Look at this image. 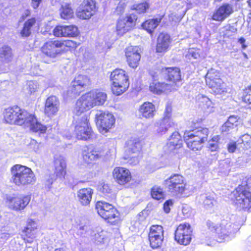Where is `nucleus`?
<instances>
[{
    "label": "nucleus",
    "mask_w": 251,
    "mask_h": 251,
    "mask_svg": "<svg viewBox=\"0 0 251 251\" xmlns=\"http://www.w3.org/2000/svg\"><path fill=\"white\" fill-rule=\"evenodd\" d=\"M95 116L99 130L102 134L107 133L115 124V117L108 111H100L97 113Z\"/></svg>",
    "instance_id": "0eeeda50"
},
{
    "label": "nucleus",
    "mask_w": 251,
    "mask_h": 251,
    "mask_svg": "<svg viewBox=\"0 0 251 251\" xmlns=\"http://www.w3.org/2000/svg\"><path fill=\"white\" fill-rule=\"evenodd\" d=\"M8 234L6 233H2L0 231V239H7L8 237Z\"/></svg>",
    "instance_id": "69168bd1"
},
{
    "label": "nucleus",
    "mask_w": 251,
    "mask_h": 251,
    "mask_svg": "<svg viewBox=\"0 0 251 251\" xmlns=\"http://www.w3.org/2000/svg\"><path fill=\"white\" fill-rule=\"evenodd\" d=\"M127 148L128 152L137 153L141 149V143L138 139H133L128 140L127 143Z\"/></svg>",
    "instance_id": "a19ab883"
},
{
    "label": "nucleus",
    "mask_w": 251,
    "mask_h": 251,
    "mask_svg": "<svg viewBox=\"0 0 251 251\" xmlns=\"http://www.w3.org/2000/svg\"><path fill=\"white\" fill-rule=\"evenodd\" d=\"M164 239L163 227L160 225H152L150 229L149 239L150 246L153 249L161 247Z\"/></svg>",
    "instance_id": "ddd939ff"
},
{
    "label": "nucleus",
    "mask_w": 251,
    "mask_h": 251,
    "mask_svg": "<svg viewBox=\"0 0 251 251\" xmlns=\"http://www.w3.org/2000/svg\"><path fill=\"white\" fill-rule=\"evenodd\" d=\"M162 19V16L158 18L149 19L143 23L142 26L144 29L151 33L161 22Z\"/></svg>",
    "instance_id": "ea45409f"
},
{
    "label": "nucleus",
    "mask_w": 251,
    "mask_h": 251,
    "mask_svg": "<svg viewBox=\"0 0 251 251\" xmlns=\"http://www.w3.org/2000/svg\"><path fill=\"white\" fill-rule=\"evenodd\" d=\"M11 171L12 180L17 186H25L35 181L34 174L28 167L16 164L11 168Z\"/></svg>",
    "instance_id": "f03ea898"
},
{
    "label": "nucleus",
    "mask_w": 251,
    "mask_h": 251,
    "mask_svg": "<svg viewBox=\"0 0 251 251\" xmlns=\"http://www.w3.org/2000/svg\"><path fill=\"white\" fill-rule=\"evenodd\" d=\"M236 149V145L235 142H232L228 145V150L230 152H233Z\"/></svg>",
    "instance_id": "4d7b16f0"
},
{
    "label": "nucleus",
    "mask_w": 251,
    "mask_h": 251,
    "mask_svg": "<svg viewBox=\"0 0 251 251\" xmlns=\"http://www.w3.org/2000/svg\"><path fill=\"white\" fill-rule=\"evenodd\" d=\"M53 180L54 179L53 177L50 178L47 180L46 184L49 186L53 183Z\"/></svg>",
    "instance_id": "338daca9"
},
{
    "label": "nucleus",
    "mask_w": 251,
    "mask_h": 251,
    "mask_svg": "<svg viewBox=\"0 0 251 251\" xmlns=\"http://www.w3.org/2000/svg\"><path fill=\"white\" fill-rule=\"evenodd\" d=\"M37 228L36 223L33 221H29L27 226L23 230L22 238L25 244H31L36 238Z\"/></svg>",
    "instance_id": "393cba45"
},
{
    "label": "nucleus",
    "mask_w": 251,
    "mask_h": 251,
    "mask_svg": "<svg viewBox=\"0 0 251 251\" xmlns=\"http://www.w3.org/2000/svg\"><path fill=\"white\" fill-rule=\"evenodd\" d=\"M161 74L165 75L166 79L169 82V85L175 87V90L179 86V82L181 80L180 69L176 67L164 68L161 70Z\"/></svg>",
    "instance_id": "dca6fc26"
},
{
    "label": "nucleus",
    "mask_w": 251,
    "mask_h": 251,
    "mask_svg": "<svg viewBox=\"0 0 251 251\" xmlns=\"http://www.w3.org/2000/svg\"><path fill=\"white\" fill-rule=\"evenodd\" d=\"M155 106L151 102H145L139 108V112L142 116L146 118H152L155 114Z\"/></svg>",
    "instance_id": "c9c22d12"
},
{
    "label": "nucleus",
    "mask_w": 251,
    "mask_h": 251,
    "mask_svg": "<svg viewBox=\"0 0 251 251\" xmlns=\"http://www.w3.org/2000/svg\"><path fill=\"white\" fill-rule=\"evenodd\" d=\"M34 144H35L36 146L37 147L34 148V150L35 151H38L39 150V148L41 147V144L40 143H37L36 141L33 140L32 141L31 144L33 145Z\"/></svg>",
    "instance_id": "0e129e2a"
},
{
    "label": "nucleus",
    "mask_w": 251,
    "mask_h": 251,
    "mask_svg": "<svg viewBox=\"0 0 251 251\" xmlns=\"http://www.w3.org/2000/svg\"><path fill=\"white\" fill-rule=\"evenodd\" d=\"M193 229L187 223L180 224L176 228L175 233V239L179 244L187 246L192 239Z\"/></svg>",
    "instance_id": "9d476101"
},
{
    "label": "nucleus",
    "mask_w": 251,
    "mask_h": 251,
    "mask_svg": "<svg viewBox=\"0 0 251 251\" xmlns=\"http://www.w3.org/2000/svg\"><path fill=\"white\" fill-rule=\"evenodd\" d=\"M202 199H203L204 206L207 209L212 208L216 204V201L213 197L210 196H203Z\"/></svg>",
    "instance_id": "09e8293b"
},
{
    "label": "nucleus",
    "mask_w": 251,
    "mask_h": 251,
    "mask_svg": "<svg viewBox=\"0 0 251 251\" xmlns=\"http://www.w3.org/2000/svg\"><path fill=\"white\" fill-rule=\"evenodd\" d=\"M28 115L29 113L26 111L15 106L5 110L4 118L7 123L21 126L25 123Z\"/></svg>",
    "instance_id": "39448f33"
},
{
    "label": "nucleus",
    "mask_w": 251,
    "mask_h": 251,
    "mask_svg": "<svg viewBox=\"0 0 251 251\" xmlns=\"http://www.w3.org/2000/svg\"><path fill=\"white\" fill-rule=\"evenodd\" d=\"M188 57H192L195 59H197L200 57L199 52L193 49L189 50L188 53L187 55Z\"/></svg>",
    "instance_id": "5fc2aeb1"
},
{
    "label": "nucleus",
    "mask_w": 251,
    "mask_h": 251,
    "mask_svg": "<svg viewBox=\"0 0 251 251\" xmlns=\"http://www.w3.org/2000/svg\"><path fill=\"white\" fill-rule=\"evenodd\" d=\"M246 40L244 38L241 37L238 39V42L242 46L243 49H245L247 48V45H245Z\"/></svg>",
    "instance_id": "052dcab7"
},
{
    "label": "nucleus",
    "mask_w": 251,
    "mask_h": 251,
    "mask_svg": "<svg viewBox=\"0 0 251 251\" xmlns=\"http://www.w3.org/2000/svg\"><path fill=\"white\" fill-rule=\"evenodd\" d=\"M139 162V158L137 156H132V158L130 160V163L132 164L133 165H136L138 164Z\"/></svg>",
    "instance_id": "e2e57ef3"
},
{
    "label": "nucleus",
    "mask_w": 251,
    "mask_h": 251,
    "mask_svg": "<svg viewBox=\"0 0 251 251\" xmlns=\"http://www.w3.org/2000/svg\"><path fill=\"white\" fill-rule=\"evenodd\" d=\"M172 112V108L171 106L168 105L166 107L165 111L164 112V116L163 118L167 117L168 119L171 118V113Z\"/></svg>",
    "instance_id": "6e6d98bb"
},
{
    "label": "nucleus",
    "mask_w": 251,
    "mask_h": 251,
    "mask_svg": "<svg viewBox=\"0 0 251 251\" xmlns=\"http://www.w3.org/2000/svg\"><path fill=\"white\" fill-rule=\"evenodd\" d=\"M125 7L126 4L125 2H120L117 6L114 12L117 15H120L124 12Z\"/></svg>",
    "instance_id": "603ef678"
},
{
    "label": "nucleus",
    "mask_w": 251,
    "mask_h": 251,
    "mask_svg": "<svg viewBox=\"0 0 251 251\" xmlns=\"http://www.w3.org/2000/svg\"><path fill=\"white\" fill-rule=\"evenodd\" d=\"M23 125L25 127H29L30 130L34 132L43 133L47 129L46 126L38 122L34 115L30 113Z\"/></svg>",
    "instance_id": "b1692460"
},
{
    "label": "nucleus",
    "mask_w": 251,
    "mask_h": 251,
    "mask_svg": "<svg viewBox=\"0 0 251 251\" xmlns=\"http://www.w3.org/2000/svg\"><path fill=\"white\" fill-rule=\"evenodd\" d=\"M65 45L68 47H72V48H76L77 47V45L76 43L74 42L71 40H68L65 42Z\"/></svg>",
    "instance_id": "bf43d9fd"
},
{
    "label": "nucleus",
    "mask_w": 251,
    "mask_h": 251,
    "mask_svg": "<svg viewBox=\"0 0 251 251\" xmlns=\"http://www.w3.org/2000/svg\"><path fill=\"white\" fill-rule=\"evenodd\" d=\"M93 190L90 188H82L77 192V197L80 203L83 205H88L92 200Z\"/></svg>",
    "instance_id": "7c9ffc66"
},
{
    "label": "nucleus",
    "mask_w": 251,
    "mask_h": 251,
    "mask_svg": "<svg viewBox=\"0 0 251 251\" xmlns=\"http://www.w3.org/2000/svg\"><path fill=\"white\" fill-rule=\"evenodd\" d=\"M25 251H33V248L31 247L26 245Z\"/></svg>",
    "instance_id": "774afa93"
},
{
    "label": "nucleus",
    "mask_w": 251,
    "mask_h": 251,
    "mask_svg": "<svg viewBox=\"0 0 251 251\" xmlns=\"http://www.w3.org/2000/svg\"><path fill=\"white\" fill-rule=\"evenodd\" d=\"M64 45L58 40H50L46 42L42 47V52L48 56L54 58L60 53V48Z\"/></svg>",
    "instance_id": "f3484780"
},
{
    "label": "nucleus",
    "mask_w": 251,
    "mask_h": 251,
    "mask_svg": "<svg viewBox=\"0 0 251 251\" xmlns=\"http://www.w3.org/2000/svg\"><path fill=\"white\" fill-rule=\"evenodd\" d=\"M107 94L100 90L92 91L82 95L76 101L74 112L79 115L95 106L102 105L106 101Z\"/></svg>",
    "instance_id": "f257e3e1"
},
{
    "label": "nucleus",
    "mask_w": 251,
    "mask_h": 251,
    "mask_svg": "<svg viewBox=\"0 0 251 251\" xmlns=\"http://www.w3.org/2000/svg\"><path fill=\"white\" fill-rule=\"evenodd\" d=\"M90 84V80L87 76L79 75L72 82L69 91L71 92L72 96L79 95L83 91V89Z\"/></svg>",
    "instance_id": "a211bd4d"
},
{
    "label": "nucleus",
    "mask_w": 251,
    "mask_h": 251,
    "mask_svg": "<svg viewBox=\"0 0 251 251\" xmlns=\"http://www.w3.org/2000/svg\"><path fill=\"white\" fill-rule=\"evenodd\" d=\"M82 156L84 162L90 164L102 158L104 156V152L100 149H88L83 151Z\"/></svg>",
    "instance_id": "a878e982"
},
{
    "label": "nucleus",
    "mask_w": 251,
    "mask_h": 251,
    "mask_svg": "<svg viewBox=\"0 0 251 251\" xmlns=\"http://www.w3.org/2000/svg\"><path fill=\"white\" fill-rule=\"evenodd\" d=\"M199 104L206 114H209L214 111V104L210 99L203 95H199L197 97Z\"/></svg>",
    "instance_id": "72a5a7b5"
},
{
    "label": "nucleus",
    "mask_w": 251,
    "mask_h": 251,
    "mask_svg": "<svg viewBox=\"0 0 251 251\" xmlns=\"http://www.w3.org/2000/svg\"><path fill=\"white\" fill-rule=\"evenodd\" d=\"M61 17L65 20L72 18L74 16V11L69 4L62 5L60 9Z\"/></svg>",
    "instance_id": "c03bdc74"
},
{
    "label": "nucleus",
    "mask_w": 251,
    "mask_h": 251,
    "mask_svg": "<svg viewBox=\"0 0 251 251\" xmlns=\"http://www.w3.org/2000/svg\"><path fill=\"white\" fill-rule=\"evenodd\" d=\"M171 43L170 35L166 33H161L157 38L156 52L163 53L168 50Z\"/></svg>",
    "instance_id": "bb28decb"
},
{
    "label": "nucleus",
    "mask_w": 251,
    "mask_h": 251,
    "mask_svg": "<svg viewBox=\"0 0 251 251\" xmlns=\"http://www.w3.org/2000/svg\"><path fill=\"white\" fill-rule=\"evenodd\" d=\"M150 4L147 2H144L138 4H133L131 6V9L135 10L137 13L141 14L146 12L147 9H149Z\"/></svg>",
    "instance_id": "de8ad7c7"
},
{
    "label": "nucleus",
    "mask_w": 251,
    "mask_h": 251,
    "mask_svg": "<svg viewBox=\"0 0 251 251\" xmlns=\"http://www.w3.org/2000/svg\"><path fill=\"white\" fill-rule=\"evenodd\" d=\"M184 138L185 140L187 147L191 150L196 151L201 149L203 143L199 140L194 138V136H191L185 137L184 133Z\"/></svg>",
    "instance_id": "58836bf2"
},
{
    "label": "nucleus",
    "mask_w": 251,
    "mask_h": 251,
    "mask_svg": "<svg viewBox=\"0 0 251 251\" xmlns=\"http://www.w3.org/2000/svg\"><path fill=\"white\" fill-rule=\"evenodd\" d=\"M207 226L211 231H214L217 234V241L223 242L229 239V235L234 233L235 230L231 229H238L237 226L234 228V225L224 221L219 226L211 221L207 222Z\"/></svg>",
    "instance_id": "423d86ee"
},
{
    "label": "nucleus",
    "mask_w": 251,
    "mask_h": 251,
    "mask_svg": "<svg viewBox=\"0 0 251 251\" xmlns=\"http://www.w3.org/2000/svg\"><path fill=\"white\" fill-rule=\"evenodd\" d=\"M59 109V100L55 96L48 97L45 102L44 112L48 117L55 115Z\"/></svg>",
    "instance_id": "4be33fe9"
},
{
    "label": "nucleus",
    "mask_w": 251,
    "mask_h": 251,
    "mask_svg": "<svg viewBox=\"0 0 251 251\" xmlns=\"http://www.w3.org/2000/svg\"><path fill=\"white\" fill-rule=\"evenodd\" d=\"M240 118L237 116H230L227 121L221 127L223 132H226L234 128L240 124Z\"/></svg>",
    "instance_id": "4c0bfd02"
},
{
    "label": "nucleus",
    "mask_w": 251,
    "mask_h": 251,
    "mask_svg": "<svg viewBox=\"0 0 251 251\" xmlns=\"http://www.w3.org/2000/svg\"><path fill=\"white\" fill-rule=\"evenodd\" d=\"M13 54L12 49L7 46H3L0 48V62L7 64L12 61Z\"/></svg>",
    "instance_id": "e433bc0d"
},
{
    "label": "nucleus",
    "mask_w": 251,
    "mask_h": 251,
    "mask_svg": "<svg viewBox=\"0 0 251 251\" xmlns=\"http://www.w3.org/2000/svg\"><path fill=\"white\" fill-rule=\"evenodd\" d=\"M53 34L56 37H75L78 34L76 26L71 25H58L53 29Z\"/></svg>",
    "instance_id": "5701e85b"
},
{
    "label": "nucleus",
    "mask_w": 251,
    "mask_h": 251,
    "mask_svg": "<svg viewBox=\"0 0 251 251\" xmlns=\"http://www.w3.org/2000/svg\"><path fill=\"white\" fill-rule=\"evenodd\" d=\"M152 198L156 200H163L165 198V193L163 189L159 186H153L151 191Z\"/></svg>",
    "instance_id": "a18cd8bd"
},
{
    "label": "nucleus",
    "mask_w": 251,
    "mask_h": 251,
    "mask_svg": "<svg viewBox=\"0 0 251 251\" xmlns=\"http://www.w3.org/2000/svg\"><path fill=\"white\" fill-rule=\"evenodd\" d=\"M206 85L216 94H221L226 91V84L221 78L219 72L214 69L209 70L205 76Z\"/></svg>",
    "instance_id": "20e7f679"
},
{
    "label": "nucleus",
    "mask_w": 251,
    "mask_h": 251,
    "mask_svg": "<svg viewBox=\"0 0 251 251\" xmlns=\"http://www.w3.org/2000/svg\"><path fill=\"white\" fill-rule=\"evenodd\" d=\"M96 209L99 215L104 219L112 220L118 214L117 210L112 204L105 201H98Z\"/></svg>",
    "instance_id": "2eb2a0df"
},
{
    "label": "nucleus",
    "mask_w": 251,
    "mask_h": 251,
    "mask_svg": "<svg viewBox=\"0 0 251 251\" xmlns=\"http://www.w3.org/2000/svg\"><path fill=\"white\" fill-rule=\"evenodd\" d=\"M42 0H32L31 6L34 9L37 8Z\"/></svg>",
    "instance_id": "13d9d810"
},
{
    "label": "nucleus",
    "mask_w": 251,
    "mask_h": 251,
    "mask_svg": "<svg viewBox=\"0 0 251 251\" xmlns=\"http://www.w3.org/2000/svg\"><path fill=\"white\" fill-rule=\"evenodd\" d=\"M76 138L79 140H86L91 136V128L88 125V119L87 115H84L77 120L75 127Z\"/></svg>",
    "instance_id": "9b49d317"
},
{
    "label": "nucleus",
    "mask_w": 251,
    "mask_h": 251,
    "mask_svg": "<svg viewBox=\"0 0 251 251\" xmlns=\"http://www.w3.org/2000/svg\"><path fill=\"white\" fill-rule=\"evenodd\" d=\"M165 183L169 191L173 195L182 194L187 189L184 178L178 174L171 176L166 180Z\"/></svg>",
    "instance_id": "1a4fd4ad"
},
{
    "label": "nucleus",
    "mask_w": 251,
    "mask_h": 251,
    "mask_svg": "<svg viewBox=\"0 0 251 251\" xmlns=\"http://www.w3.org/2000/svg\"><path fill=\"white\" fill-rule=\"evenodd\" d=\"M220 137L219 135L213 136L207 143V147L211 151H216L219 149Z\"/></svg>",
    "instance_id": "37998d69"
},
{
    "label": "nucleus",
    "mask_w": 251,
    "mask_h": 251,
    "mask_svg": "<svg viewBox=\"0 0 251 251\" xmlns=\"http://www.w3.org/2000/svg\"><path fill=\"white\" fill-rule=\"evenodd\" d=\"M234 196L238 207L244 210H248L251 207V193L243 184L236 189Z\"/></svg>",
    "instance_id": "6e6552de"
},
{
    "label": "nucleus",
    "mask_w": 251,
    "mask_h": 251,
    "mask_svg": "<svg viewBox=\"0 0 251 251\" xmlns=\"http://www.w3.org/2000/svg\"><path fill=\"white\" fill-rule=\"evenodd\" d=\"M175 125L172 119H168L167 117L163 118L155 124V131L157 133L163 135L167 132L170 127L174 126Z\"/></svg>",
    "instance_id": "cd10ccee"
},
{
    "label": "nucleus",
    "mask_w": 251,
    "mask_h": 251,
    "mask_svg": "<svg viewBox=\"0 0 251 251\" xmlns=\"http://www.w3.org/2000/svg\"><path fill=\"white\" fill-rule=\"evenodd\" d=\"M182 140L180 134L178 132H174L171 136L166 147L169 151H172L182 147Z\"/></svg>",
    "instance_id": "473e14b6"
},
{
    "label": "nucleus",
    "mask_w": 251,
    "mask_h": 251,
    "mask_svg": "<svg viewBox=\"0 0 251 251\" xmlns=\"http://www.w3.org/2000/svg\"><path fill=\"white\" fill-rule=\"evenodd\" d=\"M208 134L209 130L208 128L200 127L191 131H186L185 132V137L193 136L194 138L203 143L205 141H207Z\"/></svg>",
    "instance_id": "2f4dec72"
},
{
    "label": "nucleus",
    "mask_w": 251,
    "mask_h": 251,
    "mask_svg": "<svg viewBox=\"0 0 251 251\" xmlns=\"http://www.w3.org/2000/svg\"><path fill=\"white\" fill-rule=\"evenodd\" d=\"M251 142V137L249 134H244L242 135L238 140L239 143L248 144Z\"/></svg>",
    "instance_id": "3c124183"
},
{
    "label": "nucleus",
    "mask_w": 251,
    "mask_h": 251,
    "mask_svg": "<svg viewBox=\"0 0 251 251\" xmlns=\"http://www.w3.org/2000/svg\"><path fill=\"white\" fill-rule=\"evenodd\" d=\"M55 173L56 176H63L66 174V163L64 157L59 156L55 157L54 161Z\"/></svg>",
    "instance_id": "f704fd0d"
},
{
    "label": "nucleus",
    "mask_w": 251,
    "mask_h": 251,
    "mask_svg": "<svg viewBox=\"0 0 251 251\" xmlns=\"http://www.w3.org/2000/svg\"><path fill=\"white\" fill-rule=\"evenodd\" d=\"M30 197L25 195H13L8 196L6 203L11 209L19 211L24 209L29 203Z\"/></svg>",
    "instance_id": "f8f14e48"
},
{
    "label": "nucleus",
    "mask_w": 251,
    "mask_h": 251,
    "mask_svg": "<svg viewBox=\"0 0 251 251\" xmlns=\"http://www.w3.org/2000/svg\"><path fill=\"white\" fill-rule=\"evenodd\" d=\"M173 205V201L171 200L167 201L163 205V209L165 213H168L170 212L171 210V207Z\"/></svg>",
    "instance_id": "864d4df0"
},
{
    "label": "nucleus",
    "mask_w": 251,
    "mask_h": 251,
    "mask_svg": "<svg viewBox=\"0 0 251 251\" xmlns=\"http://www.w3.org/2000/svg\"><path fill=\"white\" fill-rule=\"evenodd\" d=\"M140 48L138 46H129L125 50L126 61L130 67L136 68L140 60Z\"/></svg>",
    "instance_id": "aec40b11"
},
{
    "label": "nucleus",
    "mask_w": 251,
    "mask_h": 251,
    "mask_svg": "<svg viewBox=\"0 0 251 251\" xmlns=\"http://www.w3.org/2000/svg\"><path fill=\"white\" fill-rule=\"evenodd\" d=\"M243 100L245 102L251 104V85L246 89Z\"/></svg>",
    "instance_id": "8fccbe9b"
},
{
    "label": "nucleus",
    "mask_w": 251,
    "mask_h": 251,
    "mask_svg": "<svg viewBox=\"0 0 251 251\" xmlns=\"http://www.w3.org/2000/svg\"><path fill=\"white\" fill-rule=\"evenodd\" d=\"M233 12V7L229 4H224L213 15V19L216 21H222Z\"/></svg>",
    "instance_id": "c756f323"
},
{
    "label": "nucleus",
    "mask_w": 251,
    "mask_h": 251,
    "mask_svg": "<svg viewBox=\"0 0 251 251\" xmlns=\"http://www.w3.org/2000/svg\"><path fill=\"white\" fill-rule=\"evenodd\" d=\"M136 20L137 18L134 15H130L119 19L117 24L118 34L122 35L130 30L135 25Z\"/></svg>",
    "instance_id": "412c9836"
},
{
    "label": "nucleus",
    "mask_w": 251,
    "mask_h": 251,
    "mask_svg": "<svg viewBox=\"0 0 251 251\" xmlns=\"http://www.w3.org/2000/svg\"><path fill=\"white\" fill-rule=\"evenodd\" d=\"M36 22L35 18L28 20L24 24L23 29L21 31V35L23 37H28L31 34V28Z\"/></svg>",
    "instance_id": "79ce46f5"
},
{
    "label": "nucleus",
    "mask_w": 251,
    "mask_h": 251,
    "mask_svg": "<svg viewBox=\"0 0 251 251\" xmlns=\"http://www.w3.org/2000/svg\"><path fill=\"white\" fill-rule=\"evenodd\" d=\"M27 90L29 95H36L39 90V84L36 81H29L27 84Z\"/></svg>",
    "instance_id": "49530a36"
},
{
    "label": "nucleus",
    "mask_w": 251,
    "mask_h": 251,
    "mask_svg": "<svg viewBox=\"0 0 251 251\" xmlns=\"http://www.w3.org/2000/svg\"><path fill=\"white\" fill-rule=\"evenodd\" d=\"M169 20L170 21H172L176 22L177 21H178L179 20L178 18L176 16V15L173 13H171L169 15Z\"/></svg>",
    "instance_id": "680f3d73"
},
{
    "label": "nucleus",
    "mask_w": 251,
    "mask_h": 251,
    "mask_svg": "<svg viewBox=\"0 0 251 251\" xmlns=\"http://www.w3.org/2000/svg\"><path fill=\"white\" fill-rule=\"evenodd\" d=\"M112 174L115 181L121 185L129 183L132 178V176L129 170L122 167H115Z\"/></svg>",
    "instance_id": "6ab92c4d"
},
{
    "label": "nucleus",
    "mask_w": 251,
    "mask_h": 251,
    "mask_svg": "<svg viewBox=\"0 0 251 251\" xmlns=\"http://www.w3.org/2000/svg\"><path fill=\"white\" fill-rule=\"evenodd\" d=\"M150 90L154 94H160L162 92H169L175 91V87L171 86L168 83L153 81L150 84Z\"/></svg>",
    "instance_id": "c85d7f7f"
},
{
    "label": "nucleus",
    "mask_w": 251,
    "mask_h": 251,
    "mask_svg": "<svg viewBox=\"0 0 251 251\" xmlns=\"http://www.w3.org/2000/svg\"><path fill=\"white\" fill-rule=\"evenodd\" d=\"M110 79L112 82V91L117 96L125 92L129 87L128 76L122 69H117L114 70L111 74Z\"/></svg>",
    "instance_id": "7ed1b4c3"
},
{
    "label": "nucleus",
    "mask_w": 251,
    "mask_h": 251,
    "mask_svg": "<svg viewBox=\"0 0 251 251\" xmlns=\"http://www.w3.org/2000/svg\"><path fill=\"white\" fill-rule=\"evenodd\" d=\"M96 11V2L93 0H84L76 11V16L81 19H89Z\"/></svg>",
    "instance_id": "4468645a"
}]
</instances>
